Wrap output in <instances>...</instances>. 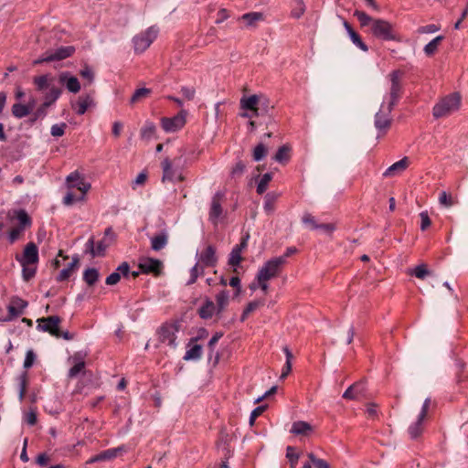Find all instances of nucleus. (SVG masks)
Masks as SVG:
<instances>
[{"label":"nucleus","mask_w":468,"mask_h":468,"mask_svg":"<svg viewBox=\"0 0 468 468\" xmlns=\"http://www.w3.org/2000/svg\"><path fill=\"white\" fill-rule=\"evenodd\" d=\"M401 76L402 73L399 70H394L388 75L389 91L384 96L380 108L374 118V126L378 132V136L385 134L391 126V112L400 99L402 91Z\"/></svg>","instance_id":"f257e3e1"},{"label":"nucleus","mask_w":468,"mask_h":468,"mask_svg":"<svg viewBox=\"0 0 468 468\" xmlns=\"http://www.w3.org/2000/svg\"><path fill=\"white\" fill-rule=\"evenodd\" d=\"M461 107V96L458 93H452L441 98L432 109V115L435 119L446 118L457 112Z\"/></svg>","instance_id":"f03ea898"},{"label":"nucleus","mask_w":468,"mask_h":468,"mask_svg":"<svg viewBox=\"0 0 468 468\" xmlns=\"http://www.w3.org/2000/svg\"><path fill=\"white\" fill-rule=\"evenodd\" d=\"M158 33V28L153 26L134 36L133 38L134 51L136 53L144 52L157 37Z\"/></svg>","instance_id":"7ed1b4c3"},{"label":"nucleus","mask_w":468,"mask_h":468,"mask_svg":"<svg viewBox=\"0 0 468 468\" xmlns=\"http://www.w3.org/2000/svg\"><path fill=\"white\" fill-rule=\"evenodd\" d=\"M371 34L381 40L389 41L396 38L393 26L387 20L376 19L372 22Z\"/></svg>","instance_id":"20e7f679"},{"label":"nucleus","mask_w":468,"mask_h":468,"mask_svg":"<svg viewBox=\"0 0 468 468\" xmlns=\"http://www.w3.org/2000/svg\"><path fill=\"white\" fill-rule=\"evenodd\" d=\"M225 200V194L221 191H218L214 194L211 198L208 220L214 225L218 226L219 221L224 218L225 211L222 207V204Z\"/></svg>","instance_id":"39448f33"},{"label":"nucleus","mask_w":468,"mask_h":468,"mask_svg":"<svg viewBox=\"0 0 468 468\" xmlns=\"http://www.w3.org/2000/svg\"><path fill=\"white\" fill-rule=\"evenodd\" d=\"M283 266L282 259L272 258L266 261L259 270L256 280L269 281L276 277Z\"/></svg>","instance_id":"423d86ee"},{"label":"nucleus","mask_w":468,"mask_h":468,"mask_svg":"<svg viewBox=\"0 0 468 468\" xmlns=\"http://www.w3.org/2000/svg\"><path fill=\"white\" fill-rule=\"evenodd\" d=\"M240 107L243 110L253 112V115H261L268 112L267 101L261 102V98L258 95L242 97L240 99Z\"/></svg>","instance_id":"0eeeda50"},{"label":"nucleus","mask_w":468,"mask_h":468,"mask_svg":"<svg viewBox=\"0 0 468 468\" xmlns=\"http://www.w3.org/2000/svg\"><path fill=\"white\" fill-rule=\"evenodd\" d=\"M37 330L48 332L55 337H60L59 324L61 319L57 315L37 319Z\"/></svg>","instance_id":"6e6552de"},{"label":"nucleus","mask_w":468,"mask_h":468,"mask_svg":"<svg viewBox=\"0 0 468 468\" xmlns=\"http://www.w3.org/2000/svg\"><path fill=\"white\" fill-rule=\"evenodd\" d=\"M177 332L178 326L176 324H165L157 331L158 340L160 343L175 348Z\"/></svg>","instance_id":"1a4fd4ad"},{"label":"nucleus","mask_w":468,"mask_h":468,"mask_svg":"<svg viewBox=\"0 0 468 468\" xmlns=\"http://www.w3.org/2000/svg\"><path fill=\"white\" fill-rule=\"evenodd\" d=\"M66 186L68 189H77L83 195H86L91 187L90 184L78 171L70 173L66 177Z\"/></svg>","instance_id":"9d476101"},{"label":"nucleus","mask_w":468,"mask_h":468,"mask_svg":"<svg viewBox=\"0 0 468 468\" xmlns=\"http://www.w3.org/2000/svg\"><path fill=\"white\" fill-rule=\"evenodd\" d=\"M74 52L73 47H61L54 51L47 52L42 58L34 61V64H40L43 62H50L55 60H61L70 57Z\"/></svg>","instance_id":"9b49d317"},{"label":"nucleus","mask_w":468,"mask_h":468,"mask_svg":"<svg viewBox=\"0 0 468 468\" xmlns=\"http://www.w3.org/2000/svg\"><path fill=\"white\" fill-rule=\"evenodd\" d=\"M196 259L205 268L216 266L218 263L216 248L212 245H207L204 250L196 253Z\"/></svg>","instance_id":"f8f14e48"},{"label":"nucleus","mask_w":468,"mask_h":468,"mask_svg":"<svg viewBox=\"0 0 468 468\" xmlns=\"http://www.w3.org/2000/svg\"><path fill=\"white\" fill-rule=\"evenodd\" d=\"M17 261L22 267L35 264L38 261V250L34 242H29L24 250L22 256H16Z\"/></svg>","instance_id":"ddd939ff"},{"label":"nucleus","mask_w":468,"mask_h":468,"mask_svg":"<svg viewBox=\"0 0 468 468\" xmlns=\"http://www.w3.org/2000/svg\"><path fill=\"white\" fill-rule=\"evenodd\" d=\"M186 123L185 115L178 113L172 118L164 117L161 120L162 128L166 133H175L180 130Z\"/></svg>","instance_id":"4468645a"},{"label":"nucleus","mask_w":468,"mask_h":468,"mask_svg":"<svg viewBox=\"0 0 468 468\" xmlns=\"http://www.w3.org/2000/svg\"><path fill=\"white\" fill-rule=\"evenodd\" d=\"M163 268L161 261L153 258H143L139 261V269L143 273L159 275Z\"/></svg>","instance_id":"2eb2a0df"},{"label":"nucleus","mask_w":468,"mask_h":468,"mask_svg":"<svg viewBox=\"0 0 468 468\" xmlns=\"http://www.w3.org/2000/svg\"><path fill=\"white\" fill-rule=\"evenodd\" d=\"M33 84L36 90L39 92H46L50 90L51 88L57 87L55 85V78L51 74H44L33 78Z\"/></svg>","instance_id":"dca6fc26"},{"label":"nucleus","mask_w":468,"mask_h":468,"mask_svg":"<svg viewBox=\"0 0 468 468\" xmlns=\"http://www.w3.org/2000/svg\"><path fill=\"white\" fill-rule=\"evenodd\" d=\"M110 245L111 240H106V238H103L95 245L94 239L91 237L86 242V250L91 254L92 257L104 256L105 251Z\"/></svg>","instance_id":"f3484780"},{"label":"nucleus","mask_w":468,"mask_h":468,"mask_svg":"<svg viewBox=\"0 0 468 468\" xmlns=\"http://www.w3.org/2000/svg\"><path fill=\"white\" fill-rule=\"evenodd\" d=\"M96 105L93 97L90 94L79 97L76 102L71 103L72 109L79 115H83L89 109Z\"/></svg>","instance_id":"a211bd4d"},{"label":"nucleus","mask_w":468,"mask_h":468,"mask_svg":"<svg viewBox=\"0 0 468 468\" xmlns=\"http://www.w3.org/2000/svg\"><path fill=\"white\" fill-rule=\"evenodd\" d=\"M197 341V337L192 338L190 342L187 344L186 351L184 356V360L186 361H197L201 358L203 347L201 345L196 343Z\"/></svg>","instance_id":"6ab92c4d"},{"label":"nucleus","mask_w":468,"mask_h":468,"mask_svg":"<svg viewBox=\"0 0 468 468\" xmlns=\"http://www.w3.org/2000/svg\"><path fill=\"white\" fill-rule=\"evenodd\" d=\"M409 158L404 157L401 160L394 163L389 167H388L383 173V176L385 177H393L400 175L403 171L407 169L409 166Z\"/></svg>","instance_id":"aec40b11"},{"label":"nucleus","mask_w":468,"mask_h":468,"mask_svg":"<svg viewBox=\"0 0 468 468\" xmlns=\"http://www.w3.org/2000/svg\"><path fill=\"white\" fill-rule=\"evenodd\" d=\"M121 450H122L121 448H112V449L105 450V451L100 452L99 454H96V455L90 457L86 462V463L91 464L94 463L112 460L117 457V455L121 452Z\"/></svg>","instance_id":"412c9836"},{"label":"nucleus","mask_w":468,"mask_h":468,"mask_svg":"<svg viewBox=\"0 0 468 468\" xmlns=\"http://www.w3.org/2000/svg\"><path fill=\"white\" fill-rule=\"evenodd\" d=\"M27 301L19 297H14L7 307L9 315L11 317H17L21 315L24 313V310L27 307Z\"/></svg>","instance_id":"4be33fe9"},{"label":"nucleus","mask_w":468,"mask_h":468,"mask_svg":"<svg viewBox=\"0 0 468 468\" xmlns=\"http://www.w3.org/2000/svg\"><path fill=\"white\" fill-rule=\"evenodd\" d=\"M59 82L66 85L69 91L77 93L80 90V84L76 77L70 76L68 72L59 75Z\"/></svg>","instance_id":"5701e85b"},{"label":"nucleus","mask_w":468,"mask_h":468,"mask_svg":"<svg viewBox=\"0 0 468 468\" xmlns=\"http://www.w3.org/2000/svg\"><path fill=\"white\" fill-rule=\"evenodd\" d=\"M35 103V100H31L28 104L15 103L12 106V114L17 119H22L32 112Z\"/></svg>","instance_id":"b1692460"},{"label":"nucleus","mask_w":468,"mask_h":468,"mask_svg":"<svg viewBox=\"0 0 468 468\" xmlns=\"http://www.w3.org/2000/svg\"><path fill=\"white\" fill-rule=\"evenodd\" d=\"M344 27L352 41V43L364 52L368 50V47L362 41L360 36L352 28L348 22L344 21Z\"/></svg>","instance_id":"393cba45"},{"label":"nucleus","mask_w":468,"mask_h":468,"mask_svg":"<svg viewBox=\"0 0 468 468\" xmlns=\"http://www.w3.org/2000/svg\"><path fill=\"white\" fill-rule=\"evenodd\" d=\"M365 391V386L362 382L351 385L343 394V398L346 399H356L359 395Z\"/></svg>","instance_id":"a878e982"},{"label":"nucleus","mask_w":468,"mask_h":468,"mask_svg":"<svg viewBox=\"0 0 468 468\" xmlns=\"http://www.w3.org/2000/svg\"><path fill=\"white\" fill-rule=\"evenodd\" d=\"M79 261H80V260H79L78 255H75V256L72 258L71 262H69V263L68 264L67 268H64V269H62V270L60 271V272L58 273V276L57 280H58V282H63V281L68 280V279L71 276V274H72V272H73L74 269L78 266V264H79Z\"/></svg>","instance_id":"bb28decb"},{"label":"nucleus","mask_w":468,"mask_h":468,"mask_svg":"<svg viewBox=\"0 0 468 468\" xmlns=\"http://www.w3.org/2000/svg\"><path fill=\"white\" fill-rule=\"evenodd\" d=\"M198 314L203 319L211 318L214 314H217V308L215 303L210 300H207L199 308Z\"/></svg>","instance_id":"cd10ccee"},{"label":"nucleus","mask_w":468,"mask_h":468,"mask_svg":"<svg viewBox=\"0 0 468 468\" xmlns=\"http://www.w3.org/2000/svg\"><path fill=\"white\" fill-rule=\"evenodd\" d=\"M229 292L226 290L221 291L216 296V308H217V314H221L226 307L229 304Z\"/></svg>","instance_id":"c85d7f7f"},{"label":"nucleus","mask_w":468,"mask_h":468,"mask_svg":"<svg viewBox=\"0 0 468 468\" xmlns=\"http://www.w3.org/2000/svg\"><path fill=\"white\" fill-rule=\"evenodd\" d=\"M61 89L58 87L51 88L50 90L44 92V101L45 106L50 107L52 104L56 102V101L61 95Z\"/></svg>","instance_id":"c756f323"},{"label":"nucleus","mask_w":468,"mask_h":468,"mask_svg":"<svg viewBox=\"0 0 468 468\" xmlns=\"http://www.w3.org/2000/svg\"><path fill=\"white\" fill-rule=\"evenodd\" d=\"M16 381L18 383L19 392H18V398L20 401H23L25 399V395L27 392V388L28 384V376L27 372L24 371L21 374H19L16 378Z\"/></svg>","instance_id":"7c9ffc66"},{"label":"nucleus","mask_w":468,"mask_h":468,"mask_svg":"<svg viewBox=\"0 0 468 468\" xmlns=\"http://www.w3.org/2000/svg\"><path fill=\"white\" fill-rule=\"evenodd\" d=\"M152 93V90L148 88H140L135 90L133 96L130 99L131 104L141 102L147 99Z\"/></svg>","instance_id":"2f4dec72"},{"label":"nucleus","mask_w":468,"mask_h":468,"mask_svg":"<svg viewBox=\"0 0 468 468\" xmlns=\"http://www.w3.org/2000/svg\"><path fill=\"white\" fill-rule=\"evenodd\" d=\"M168 237L165 233H161L157 236H154L151 239V248L152 250L158 251L164 249L167 244Z\"/></svg>","instance_id":"473e14b6"},{"label":"nucleus","mask_w":468,"mask_h":468,"mask_svg":"<svg viewBox=\"0 0 468 468\" xmlns=\"http://www.w3.org/2000/svg\"><path fill=\"white\" fill-rule=\"evenodd\" d=\"M86 195L80 193V195H75L73 193V189H68L66 195L63 197V204L65 206H72L74 203L79 201H84Z\"/></svg>","instance_id":"72a5a7b5"},{"label":"nucleus","mask_w":468,"mask_h":468,"mask_svg":"<svg viewBox=\"0 0 468 468\" xmlns=\"http://www.w3.org/2000/svg\"><path fill=\"white\" fill-rule=\"evenodd\" d=\"M156 127L154 122L146 121L141 129V138L143 140L149 141L152 139L155 133Z\"/></svg>","instance_id":"f704fd0d"},{"label":"nucleus","mask_w":468,"mask_h":468,"mask_svg":"<svg viewBox=\"0 0 468 468\" xmlns=\"http://www.w3.org/2000/svg\"><path fill=\"white\" fill-rule=\"evenodd\" d=\"M312 431V426L305 421H295L292 423L291 432L296 435L306 434Z\"/></svg>","instance_id":"c9c22d12"},{"label":"nucleus","mask_w":468,"mask_h":468,"mask_svg":"<svg viewBox=\"0 0 468 468\" xmlns=\"http://www.w3.org/2000/svg\"><path fill=\"white\" fill-rule=\"evenodd\" d=\"M278 198V196L274 193H268L264 197V204L263 208L267 214H271L274 211L275 203Z\"/></svg>","instance_id":"e433bc0d"},{"label":"nucleus","mask_w":468,"mask_h":468,"mask_svg":"<svg viewBox=\"0 0 468 468\" xmlns=\"http://www.w3.org/2000/svg\"><path fill=\"white\" fill-rule=\"evenodd\" d=\"M204 269L205 267L199 264L197 261L196 264L191 268L190 270V278L186 282V285L194 284L197 281V279L204 274Z\"/></svg>","instance_id":"4c0bfd02"},{"label":"nucleus","mask_w":468,"mask_h":468,"mask_svg":"<svg viewBox=\"0 0 468 468\" xmlns=\"http://www.w3.org/2000/svg\"><path fill=\"white\" fill-rule=\"evenodd\" d=\"M98 279L99 271L95 268H89L83 273V280L90 286L94 285Z\"/></svg>","instance_id":"58836bf2"},{"label":"nucleus","mask_w":468,"mask_h":468,"mask_svg":"<svg viewBox=\"0 0 468 468\" xmlns=\"http://www.w3.org/2000/svg\"><path fill=\"white\" fill-rule=\"evenodd\" d=\"M305 12V5L303 0H293L291 16L299 19Z\"/></svg>","instance_id":"ea45409f"},{"label":"nucleus","mask_w":468,"mask_h":468,"mask_svg":"<svg viewBox=\"0 0 468 468\" xmlns=\"http://www.w3.org/2000/svg\"><path fill=\"white\" fill-rule=\"evenodd\" d=\"M271 173H266L260 178V181L258 182L257 185V193L259 195L263 194L267 190L269 183L271 181Z\"/></svg>","instance_id":"a19ab883"},{"label":"nucleus","mask_w":468,"mask_h":468,"mask_svg":"<svg viewBox=\"0 0 468 468\" xmlns=\"http://www.w3.org/2000/svg\"><path fill=\"white\" fill-rule=\"evenodd\" d=\"M263 304H264L263 300H256V301L250 302L242 313L241 320L244 321L250 313L254 312L255 310H257L259 307L262 306Z\"/></svg>","instance_id":"79ce46f5"},{"label":"nucleus","mask_w":468,"mask_h":468,"mask_svg":"<svg viewBox=\"0 0 468 468\" xmlns=\"http://www.w3.org/2000/svg\"><path fill=\"white\" fill-rule=\"evenodd\" d=\"M273 159L278 163L287 162L290 159V148L286 145L281 146Z\"/></svg>","instance_id":"37998d69"},{"label":"nucleus","mask_w":468,"mask_h":468,"mask_svg":"<svg viewBox=\"0 0 468 468\" xmlns=\"http://www.w3.org/2000/svg\"><path fill=\"white\" fill-rule=\"evenodd\" d=\"M240 19L245 21L248 26H253L257 21L263 19V15L259 12L247 13Z\"/></svg>","instance_id":"c03bdc74"},{"label":"nucleus","mask_w":468,"mask_h":468,"mask_svg":"<svg viewBox=\"0 0 468 468\" xmlns=\"http://www.w3.org/2000/svg\"><path fill=\"white\" fill-rule=\"evenodd\" d=\"M443 39L442 36H438L435 38H433L431 41H430L425 47H424V52L426 55L431 56L435 53L437 50L440 42Z\"/></svg>","instance_id":"a18cd8bd"},{"label":"nucleus","mask_w":468,"mask_h":468,"mask_svg":"<svg viewBox=\"0 0 468 468\" xmlns=\"http://www.w3.org/2000/svg\"><path fill=\"white\" fill-rule=\"evenodd\" d=\"M241 260L240 248L234 247L229 254V264L232 267H236L240 263Z\"/></svg>","instance_id":"49530a36"},{"label":"nucleus","mask_w":468,"mask_h":468,"mask_svg":"<svg viewBox=\"0 0 468 468\" xmlns=\"http://www.w3.org/2000/svg\"><path fill=\"white\" fill-rule=\"evenodd\" d=\"M354 16L358 19L362 27H372V22L375 20L363 11H355Z\"/></svg>","instance_id":"de8ad7c7"},{"label":"nucleus","mask_w":468,"mask_h":468,"mask_svg":"<svg viewBox=\"0 0 468 468\" xmlns=\"http://www.w3.org/2000/svg\"><path fill=\"white\" fill-rule=\"evenodd\" d=\"M267 147L263 144H257L252 153L253 160L259 162L267 155Z\"/></svg>","instance_id":"09e8293b"},{"label":"nucleus","mask_w":468,"mask_h":468,"mask_svg":"<svg viewBox=\"0 0 468 468\" xmlns=\"http://www.w3.org/2000/svg\"><path fill=\"white\" fill-rule=\"evenodd\" d=\"M85 367V362L82 360V359H78L76 360V363L75 365L70 367V369L69 370V378H76L80 373H81L83 371Z\"/></svg>","instance_id":"8fccbe9b"},{"label":"nucleus","mask_w":468,"mask_h":468,"mask_svg":"<svg viewBox=\"0 0 468 468\" xmlns=\"http://www.w3.org/2000/svg\"><path fill=\"white\" fill-rule=\"evenodd\" d=\"M162 166H163V181L173 180L174 171L172 169V165H171L170 161L168 159H165L162 163Z\"/></svg>","instance_id":"3c124183"},{"label":"nucleus","mask_w":468,"mask_h":468,"mask_svg":"<svg viewBox=\"0 0 468 468\" xmlns=\"http://www.w3.org/2000/svg\"><path fill=\"white\" fill-rule=\"evenodd\" d=\"M246 170V165L242 161H238L230 171L231 178H239Z\"/></svg>","instance_id":"603ef678"},{"label":"nucleus","mask_w":468,"mask_h":468,"mask_svg":"<svg viewBox=\"0 0 468 468\" xmlns=\"http://www.w3.org/2000/svg\"><path fill=\"white\" fill-rule=\"evenodd\" d=\"M423 420H420V417L418 416V420L416 422L412 423L409 427V434L411 439H416L419 437L422 431L421 423Z\"/></svg>","instance_id":"864d4df0"},{"label":"nucleus","mask_w":468,"mask_h":468,"mask_svg":"<svg viewBox=\"0 0 468 468\" xmlns=\"http://www.w3.org/2000/svg\"><path fill=\"white\" fill-rule=\"evenodd\" d=\"M16 218L19 222L18 227L23 228V229H25L26 227L31 225L30 218L28 217V215L27 214V212L25 210H19L17 212Z\"/></svg>","instance_id":"5fc2aeb1"},{"label":"nucleus","mask_w":468,"mask_h":468,"mask_svg":"<svg viewBox=\"0 0 468 468\" xmlns=\"http://www.w3.org/2000/svg\"><path fill=\"white\" fill-rule=\"evenodd\" d=\"M303 223L305 224L310 229H317L318 223L316 222L314 216L309 213H306L303 216Z\"/></svg>","instance_id":"6e6d98bb"},{"label":"nucleus","mask_w":468,"mask_h":468,"mask_svg":"<svg viewBox=\"0 0 468 468\" xmlns=\"http://www.w3.org/2000/svg\"><path fill=\"white\" fill-rule=\"evenodd\" d=\"M66 127L64 122L54 124L51 126L50 133L54 137H60L65 133Z\"/></svg>","instance_id":"4d7b16f0"},{"label":"nucleus","mask_w":468,"mask_h":468,"mask_svg":"<svg viewBox=\"0 0 468 468\" xmlns=\"http://www.w3.org/2000/svg\"><path fill=\"white\" fill-rule=\"evenodd\" d=\"M430 271H428L426 265L420 264L415 267V269L412 271L411 274L416 276L419 279H424Z\"/></svg>","instance_id":"13d9d810"},{"label":"nucleus","mask_w":468,"mask_h":468,"mask_svg":"<svg viewBox=\"0 0 468 468\" xmlns=\"http://www.w3.org/2000/svg\"><path fill=\"white\" fill-rule=\"evenodd\" d=\"M308 457L315 468H329L327 462L323 459L316 458L314 453H309Z\"/></svg>","instance_id":"bf43d9fd"},{"label":"nucleus","mask_w":468,"mask_h":468,"mask_svg":"<svg viewBox=\"0 0 468 468\" xmlns=\"http://www.w3.org/2000/svg\"><path fill=\"white\" fill-rule=\"evenodd\" d=\"M223 336L221 332H217L211 339L208 341L207 347L209 349V356H212L215 349V346L218 342V340Z\"/></svg>","instance_id":"052dcab7"},{"label":"nucleus","mask_w":468,"mask_h":468,"mask_svg":"<svg viewBox=\"0 0 468 468\" xmlns=\"http://www.w3.org/2000/svg\"><path fill=\"white\" fill-rule=\"evenodd\" d=\"M420 229L426 230L431 224L430 216L427 211H422L420 213Z\"/></svg>","instance_id":"680f3d73"},{"label":"nucleus","mask_w":468,"mask_h":468,"mask_svg":"<svg viewBox=\"0 0 468 468\" xmlns=\"http://www.w3.org/2000/svg\"><path fill=\"white\" fill-rule=\"evenodd\" d=\"M440 27L435 24H431L427 26H423L418 28V33L420 34H431L440 30Z\"/></svg>","instance_id":"e2e57ef3"},{"label":"nucleus","mask_w":468,"mask_h":468,"mask_svg":"<svg viewBox=\"0 0 468 468\" xmlns=\"http://www.w3.org/2000/svg\"><path fill=\"white\" fill-rule=\"evenodd\" d=\"M439 202L441 205L447 207H452L453 205L452 197L447 195V193L445 191H442L440 194Z\"/></svg>","instance_id":"0e129e2a"},{"label":"nucleus","mask_w":468,"mask_h":468,"mask_svg":"<svg viewBox=\"0 0 468 468\" xmlns=\"http://www.w3.org/2000/svg\"><path fill=\"white\" fill-rule=\"evenodd\" d=\"M35 360H36L35 353L33 352V350H28L26 354V357L24 360V367L26 369L30 368L33 366Z\"/></svg>","instance_id":"69168bd1"},{"label":"nucleus","mask_w":468,"mask_h":468,"mask_svg":"<svg viewBox=\"0 0 468 468\" xmlns=\"http://www.w3.org/2000/svg\"><path fill=\"white\" fill-rule=\"evenodd\" d=\"M286 457L289 459L292 465L293 466L297 463L299 455L295 453L293 447L288 446L286 449Z\"/></svg>","instance_id":"338daca9"},{"label":"nucleus","mask_w":468,"mask_h":468,"mask_svg":"<svg viewBox=\"0 0 468 468\" xmlns=\"http://www.w3.org/2000/svg\"><path fill=\"white\" fill-rule=\"evenodd\" d=\"M23 231H24L23 228H19V227L13 228L8 234L9 241L11 243H14L20 237V235L22 234Z\"/></svg>","instance_id":"774afa93"}]
</instances>
